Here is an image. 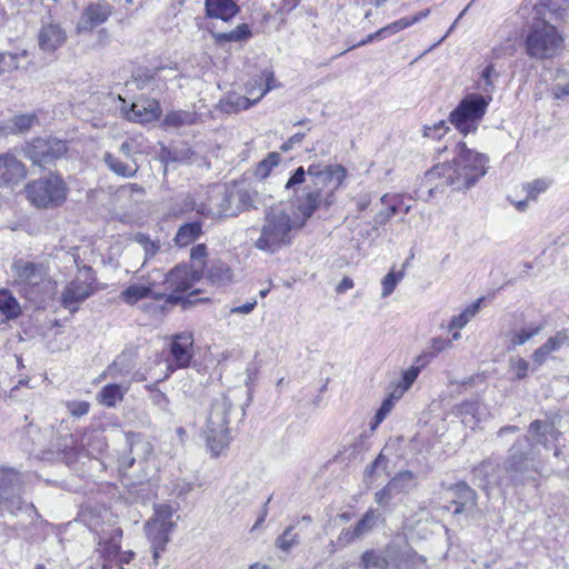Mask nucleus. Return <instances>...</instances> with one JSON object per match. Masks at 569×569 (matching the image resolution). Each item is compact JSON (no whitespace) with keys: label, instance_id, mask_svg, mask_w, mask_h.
Here are the masks:
<instances>
[{"label":"nucleus","instance_id":"50","mask_svg":"<svg viewBox=\"0 0 569 569\" xmlns=\"http://www.w3.org/2000/svg\"><path fill=\"white\" fill-rule=\"evenodd\" d=\"M403 276H405L403 271H398V272L390 271V272H388L382 278V281H381V284H382L381 297L382 298L389 297L393 292L396 286L401 281Z\"/></svg>","mask_w":569,"mask_h":569},{"label":"nucleus","instance_id":"36","mask_svg":"<svg viewBox=\"0 0 569 569\" xmlns=\"http://www.w3.org/2000/svg\"><path fill=\"white\" fill-rule=\"evenodd\" d=\"M543 329L542 323H531L520 330L513 331L510 337V346L512 348L523 346L531 338L536 337Z\"/></svg>","mask_w":569,"mask_h":569},{"label":"nucleus","instance_id":"20","mask_svg":"<svg viewBox=\"0 0 569 569\" xmlns=\"http://www.w3.org/2000/svg\"><path fill=\"white\" fill-rule=\"evenodd\" d=\"M569 345V337L565 330L556 332L543 345L537 348L532 356L533 369L541 367L550 358L552 352L558 351L561 347Z\"/></svg>","mask_w":569,"mask_h":569},{"label":"nucleus","instance_id":"40","mask_svg":"<svg viewBox=\"0 0 569 569\" xmlns=\"http://www.w3.org/2000/svg\"><path fill=\"white\" fill-rule=\"evenodd\" d=\"M0 312L8 319H14L21 312L19 302L9 290H0Z\"/></svg>","mask_w":569,"mask_h":569},{"label":"nucleus","instance_id":"63","mask_svg":"<svg viewBox=\"0 0 569 569\" xmlns=\"http://www.w3.org/2000/svg\"><path fill=\"white\" fill-rule=\"evenodd\" d=\"M552 11L557 12L562 20L569 18V0H550Z\"/></svg>","mask_w":569,"mask_h":569},{"label":"nucleus","instance_id":"31","mask_svg":"<svg viewBox=\"0 0 569 569\" xmlns=\"http://www.w3.org/2000/svg\"><path fill=\"white\" fill-rule=\"evenodd\" d=\"M148 538L152 543L153 558L158 559L160 552L164 551L169 542V535L173 529L146 526Z\"/></svg>","mask_w":569,"mask_h":569},{"label":"nucleus","instance_id":"14","mask_svg":"<svg viewBox=\"0 0 569 569\" xmlns=\"http://www.w3.org/2000/svg\"><path fill=\"white\" fill-rule=\"evenodd\" d=\"M123 106L121 112L123 117L132 122L137 123H149L159 119L161 114L160 103L154 99L142 98L132 102L130 108H126V101L119 97Z\"/></svg>","mask_w":569,"mask_h":569},{"label":"nucleus","instance_id":"47","mask_svg":"<svg viewBox=\"0 0 569 569\" xmlns=\"http://www.w3.org/2000/svg\"><path fill=\"white\" fill-rule=\"evenodd\" d=\"M556 83L551 88V94L555 99H563L569 96V66L559 69L556 76Z\"/></svg>","mask_w":569,"mask_h":569},{"label":"nucleus","instance_id":"43","mask_svg":"<svg viewBox=\"0 0 569 569\" xmlns=\"http://www.w3.org/2000/svg\"><path fill=\"white\" fill-rule=\"evenodd\" d=\"M251 37V30L247 23L237 26L229 32L216 33L214 38L218 42H240Z\"/></svg>","mask_w":569,"mask_h":569},{"label":"nucleus","instance_id":"13","mask_svg":"<svg viewBox=\"0 0 569 569\" xmlns=\"http://www.w3.org/2000/svg\"><path fill=\"white\" fill-rule=\"evenodd\" d=\"M170 355L171 359L167 367L168 372L163 376L162 380L169 378L176 369L188 368L191 365L194 356L192 333L182 332L174 335L170 343Z\"/></svg>","mask_w":569,"mask_h":569},{"label":"nucleus","instance_id":"28","mask_svg":"<svg viewBox=\"0 0 569 569\" xmlns=\"http://www.w3.org/2000/svg\"><path fill=\"white\" fill-rule=\"evenodd\" d=\"M124 438L130 453L136 457V461L142 463L149 460L153 452L149 441L144 440L141 435L131 431L126 432Z\"/></svg>","mask_w":569,"mask_h":569},{"label":"nucleus","instance_id":"27","mask_svg":"<svg viewBox=\"0 0 569 569\" xmlns=\"http://www.w3.org/2000/svg\"><path fill=\"white\" fill-rule=\"evenodd\" d=\"M240 8L233 0H206V13L210 18L229 21Z\"/></svg>","mask_w":569,"mask_h":569},{"label":"nucleus","instance_id":"1","mask_svg":"<svg viewBox=\"0 0 569 569\" xmlns=\"http://www.w3.org/2000/svg\"><path fill=\"white\" fill-rule=\"evenodd\" d=\"M530 438L518 440L510 448V453L505 462L503 475L496 483L500 488L525 483L533 479V475L539 472V465L536 463L535 448L531 445L529 450H525L530 440L542 445L545 448L558 441L561 432L558 431L552 422L535 420L529 426Z\"/></svg>","mask_w":569,"mask_h":569},{"label":"nucleus","instance_id":"34","mask_svg":"<svg viewBox=\"0 0 569 569\" xmlns=\"http://www.w3.org/2000/svg\"><path fill=\"white\" fill-rule=\"evenodd\" d=\"M173 509L169 505H158L154 508V516L146 526L173 529L176 523L172 521Z\"/></svg>","mask_w":569,"mask_h":569},{"label":"nucleus","instance_id":"41","mask_svg":"<svg viewBox=\"0 0 569 569\" xmlns=\"http://www.w3.org/2000/svg\"><path fill=\"white\" fill-rule=\"evenodd\" d=\"M552 186L549 178H538L522 184V191L527 194L528 200H537L541 193H545Z\"/></svg>","mask_w":569,"mask_h":569},{"label":"nucleus","instance_id":"21","mask_svg":"<svg viewBox=\"0 0 569 569\" xmlns=\"http://www.w3.org/2000/svg\"><path fill=\"white\" fill-rule=\"evenodd\" d=\"M382 550L387 567L397 569H409L410 563L417 555L409 547H401L396 542H390Z\"/></svg>","mask_w":569,"mask_h":569},{"label":"nucleus","instance_id":"25","mask_svg":"<svg viewBox=\"0 0 569 569\" xmlns=\"http://www.w3.org/2000/svg\"><path fill=\"white\" fill-rule=\"evenodd\" d=\"M452 502L456 505V509L453 511L455 515L463 512L470 513L477 509V493L467 483H457L452 487Z\"/></svg>","mask_w":569,"mask_h":569},{"label":"nucleus","instance_id":"2","mask_svg":"<svg viewBox=\"0 0 569 569\" xmlns=\"http://www.w3.org/2000/svg\"><path fill=\"white\" fill-rule=\"evenodd\" d=\"M240 392L239 389L228 390L213 397L210 402L203 435L211 457H219L229 447L231 441L229 425L232 417L239 410L241 417L244 416L241 406L236 405Z\"/></svg>","mask_w":569,"mask_h":569},{"label":"nucleus","instance_id":"39","mask_svg":"<svg viewBox=\"0 0 569 569\" xmlns=\"http://www.w3.org/2000/svg\"><path fill=\"white\" fill-rule=\"evenodd\" d=\"M164 69H158V70H146L142 72H139L134 80L137 82V86L139 89H162L164 87V83H160V72Z\"/></svg>","mask_w":569,"mask_h":569},{"label":"nucleus","instance_id":"32","mask_svg":"<svg viewBox=\"0 0 569 569\" xmlns=\"http://www.w3.org/2000/svg\"><path fill=\"white\" fill-rule=\"evenodd\" d=\"M103 160L107 167L120 177L131 178L134 177L138 171L136 162L132 164L126 163L110 152L104 153Z\"/></svg>","mask_w":569,"mask_h":569},{"label":"nucleus","instance_id":"55","mask_svg":"<svg viewBox=\"0 0 569 569\" xmlns=\"http://www.w3.org/2000/svg\"><path fill=\"white\" fill-rule=\"evenodd\" d=\"M408 21L403 18L397 20V21H393L387 26H385L383 28L379 29L377 31V36H379L380 40L385 39V38H388L392 34H396L397 32L408 28Z\"/></svg>","mask_w":569,"mask_h":569},{"label":"nucleus","instance_id":"44","mask_svg":"<svg viewBox=\"0 0 569 569\" xmlns=\"http://www.w3.org/2000/svg\"><path fill=\"white\" fill-rule=\"evenodd\" d=\"M362 569H387L386 558L382 550H367L362 553L360 560Z\"/></svg>","mask_w":569,"mask_h":569},{"label":"nucleus","instance_id":"49","mask_svg":"<svg viewBox=\"0 0 569 569\" xmlns=\"http://www.w3.org/2000/svg\"><path fill=\"white\" fill-rule=\"evenodd\" d=\"M120 551V543L114 539L106 540L99 543L98 552L104 559V562H112L116 560Z\"/></svg>","mask_w":569,"mask_h":569},{"label":"nucleus","instance_id":"62","mask_svg":"<svg viewBox=\"0 0 569 569\" xmlns=\"http://www.w3.org/2000/svg\"><path fill=\"white\" fill-rule=\"evenodd\" d=\"M207 257V247L203 243L197 244L191 249L190 258L194 264H197V269H200L204 264V258Z\"/></svg>","mask_w":569,"mask_h":569},{"label":"nucleus","instance_id":"35","mask_svg":"<svg viewBox=\"0 0 569 569\" xmlns=\"http://www.w3.org/2000/svg\"><path fill=\"white\" fill-rule=\"evenodd\" d=\"M390 487L398 493H408L417 486L416 476L412 471L403 470L398 472L390 481Z\"/></svg>","mask_w":569,"mask_h":569},{"label":"nucleus","instance_id":"17","mask_svg":"<svg viewBox=\"0 0 569 569\" xmlns=\"http://www.w3.org/2000/svg\"><path fill=\"white\" fill-rule=\"evenodd\" d=\"M66 40L67 33L58 23L43 24L38 32L39 49L47 54L61 48Z\"/></svg>","mask_w":569,"mask_h":569},{"label":"nucleus","instance_id":"11","mask_svg":"<svg viewBox=\"0 0 569 569\" xmlns=\"http://www.w3.org/2000/svg\"><path fill=\"white\" fill-rule=\"evenodd\" d=\"M23 151L33 164L44 168L62 158L68 151V144L66 140L56 137H39L27 142Z\"/></svg>","mask_w":569,"mask_h":569},{"label":"nucleus","instance_id":"38","mask_svg":"<svg viewBox=\"0 0 569 569\" xmlns=\"http://www.w3.org/2000/svg\"><path fill=\"white\" fill-rule=\"evenodd\" d=\"M208 280L216 286H226L232 280L231 269L222 262L213 263L208 270Z\"/></svg>","mask_w":569,"mask_h":569},{"label":"nucleus","instance_id":"42","mask_svg":"<svg viewBox=\"0 0 569 569\" xmlns=\"http://www.w3.org/2000/svg\"><path fill=\"white\" fill-rule=\"evenodd\" d=\"M28 52L22 50L21 52H2L0 53V76L10 73L20 68L21 59H26Z\"/></svg>","mask_w":569,"mask_h":569},{"label":"nucleus","instance_id":"33","mask_svg":"<svg viewBox=\"0 0 569 569\" xmlns=\"http://www.w3.org/2000/svg\"><path fill=\"white\" fill-rule=\"evenodd\" d=\"M10 131L16 134L26 133L32 127L39 124L37 112H27L16 114L10 119Z\"/></svg>","mask_w":569,"mask_h":569},{"label":"nucleus","instance_id":"54","mask_svg":"<svg viewBox=\"0 0 569 569\" xmlns=\"http://www.w3.org/2000/svg\"><path fill=\"white\" fill-rule=\"evenodd\" d=\"M134 240L142 247L146 260L152 258L160 249L159 243L151 240L150 237L147 234L138 233Z\"/></svg>","mask_w":569,"mask_h":569},{"label":"nucleus","instance_id":"15","mask_svg":"<svg viewBox=\"0 0 569 569\" xmlns=\"http://www.w3.org/2000/svg\"><path fill=\"white\" fill-rule=\"evenodd\" d=\"M200 278L198 269L188 266H177L167 276L164 284L167 289L171 290L172 298L179 299L176 293H183L190 290L193 283Z\"/></svg>","mask_w":569,"mask_h":569},{"label":"nucleus","instance_id":"46","mask_svg":"<svg viewBox=\"0 0 569 569\" xmlns=\"http://www.w3.org/2000/svg\"><path fill=\"white\" fill-rule=\"evenodd\" d=\"M388 199H389L388 194H385L383 197H381V202L385 204H388V208L376 214L375 223L378 226L386 224L397 212L400 211L399 198L392 197L390 202Z\"/></svg>","mask_w":569,"mask_h":569},{"label":"nucleus","instance_id":"30","mask_svg":"<svg viewBox=\"0 0 569 569\" xmlns=\"http://www.w3.org/2000/svg\"><path fill=\"white\" fill-rule=\"evenodd\" d=\"M202 234V224L199 221L182 224L174 237V243L178 247H187Z\"/></svg>","mask_w":569,"mask_h":569},{"label":"nucleus","instance_id":"48","mask_svg":"<svg viewBox=\"0 0 569 569\" xmlns=\"http://www.w3.org/2000/svg\"><path fill=\"white\" fill-rule=\"evenodd\" d=\"M379 515L373 510L369 509L363 517L353 526L359 538L367 535L377 523Z\"/></svg>","mask_w":569,"mask_h":569},{"label":"nucleus","instance_id":"18","mask_svg":"<svg viewBox=\"0 0 569 569\" xmlns=\"http://www.w3.org/2000/svg\"><path fill=\"white\" fill-rule=\"evenodd\" d=\"M24 164L13 154L0 156V186L17 184L26 178Z\"/></svg>","mask_w":569,"mask_h":569},{"label":"nucleus","instance_id":"22","mask_svg":"<svg viewBox=\"0 0 569 569\" xmlns=\"http://www.w3.org/2000/svg\"><path fill=\"white\" fill-rule=\"evenodd\" d=\"M130 380L108 383L97 393L96 399L107 408H116L130 390Z\"/></svg>","mask_w":569,"mask_h":569},{"label":"nucleus","instance_id":"8","mask_svg":"<svg viewBox=\"0 0 569 569\" xmlns=\"http://www.w3.org/2000/svg\"><path fill=\"white\" fill-rule=\"evenodd\" d=\"M22 477L11 468L0 470V516L4 512L17 516L19 513H34L37 510L32 503H28L21 498Z\"/></svg>","mask_w":569,"mask_h":569},{"label":"nucleus","instance_id":"59","mask_svg":"<svg viewBox=\"0 0 569 569\" xmlns=\"http://www.w3.org/2000/svg\"><path fill=\"white\" fill-rule=\"evenodd\" d=\"M67 409L71 416L80 418L89 412L90 403L88 401H68Z\"/></svg>","mask_w":569,"mask_h":569},{"label":"nucleus","instance_id":"56","mask_svg":"<svg viewBox=\"0 0 569 569\" xmlns=\"http://www.w3.org/2000/svg\"><path fill=\"white\" fill-rule=\"evenodd\" d=\"M408 21L403 18L397 20V21H393L387 26H385L383 28L379 29L377 31V36H379L380 40L385 39V38H388L392 34H396L397 32L408 28Z\"/></svg>","mask_w":569,"mask_h":569},{"label":"nucleus","instance_id":"16","mask_svg":"<svg viewBox=\"0 0 569 569\" xmlns=\"http://www.w3.org/2000/svg\"><path fill=\"white\" fill-rule=\"evenodd\" d=\"M322 202V193L320 188H313L306 184L301 194L297 196L295 201L296 218L300 220V227L312 217Z\"/></svg>","mask_w":569,"mask_h":569},{"label":"nucleus","instance_id":"6","mask_svg":"<svg viewBox=\"0 0 569 569\" xmlns=\"http://www.w3.org/2000/svg\"><path fill=\"white\" fill-rule=\"evenodd\" d=\"M24 191L27 199L36 208L53 209L64 203L69 189L60 176L49 173L28 182Z\"/></svg>","mask_w":569,"mask_h":569},{"label":"nucleus","instance_id":"4","mask_svg":"<svg viewBox=\"0 0 569 569\" xmlns=\"http://www.w3.org/2000/svg\"><path fill=\"white\" fill-rule=\"evenodd\" d=\"M295 221L281 207L266 210L260 233L253 240V247L268 254H273L291 243Z\"/></svg>","mask_w":569,"mask_h":569},{"label":"nucleus","instance_id":"58","mask_svg":"<svg viewBox=\"0 0 569 569\" xmlns=\"http://www.w3.org/2000/svg\"><path fill=\"white\" fill-rule=\"evenodd\" d=\"M450 130L449 126L441 120L430 127H425L423 134L432 139H441Z\"/></svg>","mask_w":569,"mask_h":569},{"label":"nucleus","instance_id":"60","mask_svg":"<svg viewBox=\"0 0 569 569\" xmlns=\"http://www.w3.org/2000/svg\"><path fill=\"white\" fill-rule=\"evenodd\" d=\"M396 495L397 493L395 492V490L392 489V487H390V483L388 482L382 489H380L379 491H377L375 493V501L379 506H387V505H389V502L392 500V498Z\"/></svg>","mask_w":569,"mask_h":569},{"label":"nucleus","instance_id":"19","mask_svg":"<svg viewBox=\"0 0 569 569\" xmlns=\"http://www.w3.org/2000/svg\"><path fill=\"white\" fill-rule=\"evenodd\" d=\"M226 200L228 202L236 203V210H231V208L223 209L229 214H234L236 211L248 210L251 208L257 209L260 203L259 192L251 187H240L233 191L227 193Z\"/></svg>","mask_w":569,"mask_h":569},{"label":"nucleus","instance_id":"23","mask_svg":"<svg viewBox=\"0 0 569 569\" xmlns=\"http://www.w3.org/2000/svg\"><path fill=\"white\" fill-rule=\"evenodd\" d=\"M111 9L108 4H91L81 14L78 31H91L108 20Z\"/></svg>","mask_w":569,"mask_h":569},{"label":"nucleus","instance_id":"12","mask_svg":"<svg viewBox=\"0 0 569 569\" xmlns=\"http://www.w3.org/2000/svg\"><path fill=\"white\" fill-rule=\"evenodd\" d=\"M11 274L13 283L26 290L39 286L48 272L42 263L18 258L11 264Z\"/></svg>","mask_w":569,"mask_h":569},{"label":"nucleus","instance_id":"9","mask_svg":"<svg viewBox=\"0 0 569 569\" xmlns=\"http://www.w3.org/2000/svg\"><path fill=\"white\" fill-rule=\"evenodd\" d=\"M309 177L313 188H320L333 183L339 187L346 179L347 170L341 164H325L322 162H312L308 169L299 167L295 170L286 183L287 190L297 191V188L306 182V177Z\"/></svg>","mask_w":569,"mask_h":569},{"label":"nucleus","instance_id":"7","mask_svg":"<svg viewBox=\"0 0 569 569\" xmlns=\"http://www.w3.org/2000/svg\"><path fill=\"white\" fill-rule=\"evenodd\" d=\"M492 100L491 96L469 93L450 112V123L465 137L477 131Z\"/></svg>","mask_w":569,"mask_h":569},{"label":"nucleus","instance_id":"5","mask_svg":"<svg viewBox=\"0 0 569 569\" xmlns=\"http://www.w3.org/2000/svg\"><path fill=\"white\" fill-rule=\"evenodd\" d=\"M563 37L546 20L533 22L525 39L526 53L536 60L552 59L563 49Z\"/></svg>","mask_w":569,"mask_h":569},{"label":"nucleus","instance_id":"45","mask_svg":"<svg viewBox=\"0 0 569 569\" xmlns=\"http://www.w3.org/2000/svg\"><path fill=\"white\" fill-rule=\"evenodd\" d=\"M151 288L144 284H131L121 292L122 300L128 305H134L138 301L150 297Z\"/></svg>","mask_w":569,"mask_h":569},{"label":"nucleus","instance_id":"26","mask_svg":"<svg viewBox=\"0 0 569 569\" xmlns=\"http://www.w3.org/2000/svg\"><path fill=\"white\" fill-rule=\"evenodd\" d=\"M428 363V355H420L416 358L415 365L402 372L401 380L391 392V397L399 399L412 386L420 370Z\"/></svg>","mask_w":569,"mask_h":569},{"label":"nucleus","instance_id":"61","mask_svg":"<svg viewBox=\"0 0 569 569\" xmlns=\"http://www.w3.org/2000/svg\"><path fill=\"white\" fill-rule=\"evenodd\" d=\"M147 389L150 390L151 392V402L162 410L167 409L169 403L167 396L162 391L157 389L154 385L147 386Z\"/></svg>","mask_w":569,"mask_h":569},{"label":"nucleus","instance_id":"29","mask_svg":"<svg viewBox=\"0 0 569 569\" xmlns=\"http://www.w3.org/2000/svg\"><path fill=\"white\" fill-rule=\"evenodd\" d=\"M259 101V98L254 100H250L247 97L237 94V93H229L224 96L219 101V108L221 111L226 113H237L241 110H247L251 106L256 104Z\"/></svg>","mask_w":569,"mask_h":569},{"label":"nucleus","instance_id":"24","mask_svg":"<svg viewBox=\"0 0 569 569\" xmlns=\"http://www.w3.org/2000/svg\"><path fill=\"white\" fill-rule=\"evenodd\" d=\"M134 366V355L131 351H123L107 367L102 376L112 380H128L127 378L132 372Z\"/></svg>","mask_w":569,"mask_h":569},{"label":"nucleus","instance_id":"37","mask_svg":"<svg viewBox=\"0 0 569 569\" xmlns=\"http://www.w3.org/2000/svg\"><path fill=\"white\" fill-rule=\"evenodd\" d=\"M196 120V113L184 110H174L166 114L163 124L168 128H181L190 126Z\"/></svg>","mask_w":569,"mask_h":569},{"label":"nucleus","instance_id":"64","mask_svg":"<svg viewBox=\"0 0 569 569\" xmlns=\"http://www.w3.org/2000/svg\"><path fill=\"white\" fill-rule=\"evenodd\" d=\"M512 370L518 379H523L527 376L529 363L523 358L511 360Z\"/></svg>","mask_w":569,"mask_h":569},{"label":"nucleus","instance_id":"57","mask_svg":"<svg viewBox=\"0 0 569 569\" xmlns=\"http://www.w3.org/2000/svg\"><path fill=\"white\" fill-rule=\"evenodd\" d=\"M449 348H451V340L441 337L432 338L429 343V352L426 353L428 355V360L430 359V357H435L441 351Z\"/></svg>","mask_w":569,"mask_h":569},{"label":"nucleus","instance_id":"51","mask_svg":"<svg viewBox=\"0 0 569 569\" xmlns=\"http://www.w3.org/2000/svg\"><path fill=\"white\" fill-rule=\"evenodd\" d=\"M299 536L293 532V527H288L281 536L276 540V546L282 551H289L293 546L298 545Z\"/></svg>","mask_w":569,"mask_h":569},{"label":"nucleus","instance_id":"10","mask_svg":"<svg viewBox=\"0 0 569 569\" xmlns=\"http://www.w3.org/2000/svg\"><path fill=\"white\" fill-rule=\"evenodd\" d=\"M74 262L78 269L77 274L66 284L60 297L61 306L71 313L77 312L80 305L96 292V277L92 268L80 267L76 258Z\"/></svg>","mask_w":569,"mask_h":569},{"label":"nucleus","instance_id":"3","mask_svg":"<svg viewBox=\"0 0 569 569\" xmlns=\"http://www.w3.org/2000/svg\"><path fill=\"white\" fill-rule=\"evenodd\" d=\"M456 149L452 161L433 167L430 176H438L447 186L460 191L471 188L487 173L488 157L467 148L465 142H459Z\"/></svg>","mask_w":569,"mask_h":569},{"label":"nucleus","instance_id":"52","mask_svg":"<svg viewBox=\"0 0 569 569\" xmlns=\"http://www.w3.org/2000/svg\"><path fill=\"white\" fill-rule=\"evenodd\" d=\"M497 77L498 72L496 71L493 64H488L481 72V79L483 81L481 89L486 93L485 96H491V93L495 91V82L492 78Z\"/></svg>","mask_w":569,"mask_h":569},{"label":"nucleus","instance_id":"53","mask_svg":"<svg viewBox=\"0 0 569 569\" xmlns=\"http://www.w3.org/2000/svg\"><path fill=\"white\" fill-rule=\"evenodd\" d=\"M479 410V402L478 401H465L461 405L458 406L457 412L458 415L462 416V422L466 425H470L473 422V418L476 413Z\"/></svg>","mask_w":569,"mask_h":569}]
</instances>
